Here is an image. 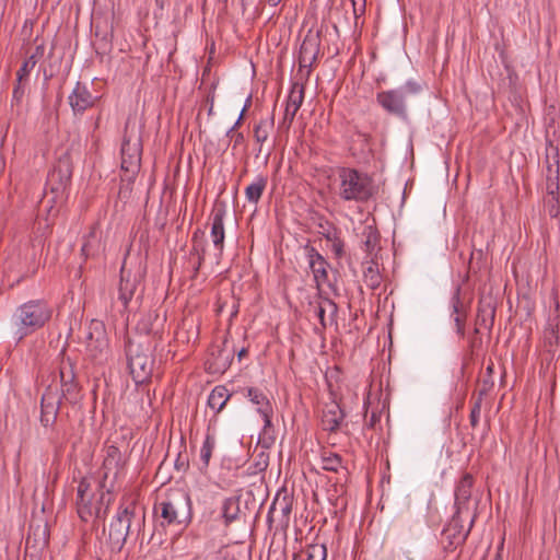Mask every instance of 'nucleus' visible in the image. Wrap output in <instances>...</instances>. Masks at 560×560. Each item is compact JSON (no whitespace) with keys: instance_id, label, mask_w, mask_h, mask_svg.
Listing matches in <instances>:
<instances>
[{"instance_id":"obj_1","label":"nucleus","mask_w":560,"mask_h":560,"mask_svg":"<svg viewBox=\"0 0 560 560\" xmlns=\"http://www.w3.org/2000/svg\"><path fill=\"white\" fill-rule=\"evenodd\" d=\"M59 378L61 395L49 385L42 396L40 422L44 427H49L55 423L61 398L72 404L79 399L80 387L75 380L74 363L70 358L61 360L59 365Z\"/></svg>"},{"instance_id":"obj_2","label":"nucleus","mask_w":560,"mask_h":560,"mask_svg":"<svg viewBox=\"0 0 560 560\" xmlns=\"http://www.w3.org/2000/svg\"><path fill=\"white\" fill-rule=\"evenodd\" d=\"M336 191L343 201L364 202L375 192L373 179L366 174L351 167L338 170Z\"/></svg>"},{"instance_id":"obj_3","label":"nucleus","mask_w":560,"mask_h":560,"mask_svg":"<svg viewBox=\"0 0 560 560\" xmlns=\"http://www.w3.org/2000/svg\"><path fill=\"white\" fill-rule=\"evenodd\" d=\"M120 154L122 180L131 183L140 171L142 155L141 127L136 120L126 121Z\"/></svg>"},{"instance_id":"obj_4","label":"nucleus","mask_w":560,"mask_h":560,"mask_svg":"<svg viewBox=\"0 0 560 560\" xmlns=\"http://www.w3.org/2000/svg\"><path fill=\"white\" fill-rule=\"evenodd\" d=\"M162 525H185L191 518V501L183 489H171L154 505Z\"/></svg>"},{"instance_id":"obj_5","label":"nucleus","mask_w":560,"mask_h":560,"mask_svg":"<svg viewBox=\"0 0 560 560\" xmlns=\"http://www.w3.org/2000/svg\"><path fill=\"white\" fill-rule=\"evenodd\" d=\"M51 307L42 300L28 301L19 306L13 314V322L16 327L18 340L45 326L51 318Z\"/></svg>"},{"instance_id":"obj_6","label":"nucleus","mask_w":560,"mask_h":560,"mask_svg":"<svg viewBox=\"0 0 560 560\" xmlns=\"http://www.w3.org/2000/svg\"><path fill=\"white\" fill-rule=\"evenodd\" d=\"M421 90L418 82L409 80L397 89L378 92L376 102L388 114L406 119L408 116L407 98L418 95Z\"/></svg>"},{"instance_id":"obj_7","label":"nucleus","mask_w":560,"mask_h":560,"mask_svg":"<svg viewBox=\"0 0 560 560\" xmlns=\"http://www.w3.org/2000/svg\"><path fill=\"white\" fill-rule=\"evenodd\" d=\"M106 490H101L98 500H95V492L92 487V481L88 477H83L77 487L75 508L79 517L83 522H89L93 517L102 518L105 517L109 501L107 502L104 510L101 504L104 500Z\"/></svg>"},{"instance_id":"obj_8","label":"nucleus","mask_w":560,"mask_h":560,"mask_svg":"<svg viewBox=\"0 0 560 560\" xmlns=\"http://www.w3.org/2000/svg\"><path fill=\"white\" fill-rule=\"evenodd\" d=\"M84 345L86 355L96 363L107 360L109 341L103 322L92 319L84 328Z\"/></svg>"},{"instance_id":"obj_9","label":"nucleus","mask_w":560,"mask_h":560,"mask_svg":"<svg viewBox=\"0 0 560 560\" xmlns=\"http://www.w3.org/2000/svg\"><path fill=\"white\" fill-rule=\"evenodd\" d=\"M135 514L136 505L133 502L119 505L117 514L109 524L108 545L112 551L119 552L125 546Z\"/></svg>"},{"instance_id":"obj_10","label":"nucleus","mask_w":560,"mask_h":560,"mask_svg":"<svg viewBox=\"0 0 560 560\" xmlns=\"http://www.w3.org/2000/svg\"><path fill=\"white\" fill-rule=\"evenodd\" d=\"M72 178V166L68 156L60 158L48 174L46 182V194H51V201L62 202L66 191Z\"/></svg>"},{"instance_id":"obj_11","label":"nucleus","mask_w":560,"mask_h":560,"mask_svg":"<svg viewBox=\"0 0 560 560\" xmlns=\"http://www.w3.org/2000/svg\"><path fill=\"white\" fill-rule=\"evenodd\" d=\"M124 466L125 460L120 450L115 445L107 446L101 469L100 490H106V493H110L114 490L116 481L124 474Z\"/></svg>"},{"instance_id":"obj_12","label":"nucleus","mask_w":560,"mask_h":560,"mask_svg":"<svg viewBox=\"0 0 560 560\" xmlns=\"http://www.w3.org/2000/svg\"><path fill=\"white\" fill-rule=\"evenodd\" d=\"M128 368L136 383L145 382L152 374L154 361L149 349L140 345H130L128 348Z\"/></svg>"},{"instance_id":"obj_13","label":"nucleus","mask_w":560,"mask_h":560,"mask_svg":"<svg viewBox=\"0 0 560 560\" xmlns=\"http://www.w3.org/2000/svg\"><path fill=\"white\" fill-rule=\"evenodd\" d=\"M320 39L317 34L308 32L304 37L299 52V74L306 81L318 59Z\"/></svg>"},{"instance_id":"obj_14","label":"nucleus","mask_w":560,"mask_h":560,"mask_svg":"<svg viewBox=\"0 0 560 560\" xmlns=\"http://www.w3.org/2000/svg\"><path fill=\"white\" fill-rule=\"evenodd\" d=\"M292 511V498L287 491L277 492L267 513V522L269 525L277 523L281 527H288Z\"/></svg>"},{"instance_id":"obj_15","label":"nucleus","mask_w":560,"mask_h":560,"mask_svg":"<svg viewBox=\"0 0 560 560\" xmlns=\"http://www.w3.org/2000/svg\"><path fill=\"white\" fill-rule=\"evenodd\" d=\"M226 215V208L224 205H218L213 208L210 220H211V230L210 236L213 243V246L217 250L215 254V264H219L220 258L224 248V218Z\"/></svg>"},{"instance_id":"obj_16","label":"nucleus","mask_w":560,"mask_h":560,"mask_svg":"<svg viewBox=\"0 0 560 560\" xmlns=\"http://www.w3.org/2000/svg\"><path fill=\"white\" fill-rule=\"evenodd\" d=\"M305 256L308 261V267L312 270L314 281L317 287L325 284L328 280V262L317 249L310 244L304 246Z\"/></svg>"},{"instance_id":"obj_17","label":"nucleus","mask_w":560,"mask_h":560,"mask_svg":"<svg viewBox=\"0 0 560 560\" xmlns=\"http://www.w3.org/2000/svg\"><path fill=\"white\" fill-rule=\"evenodd\" d=\"M345 412L335 400L326 402L323 408L322 427L325 431L336 432L340 429Z\"/></svg>"},{"instance_id":"obj_18","label":"nucleus","mask_w":560,"mask_h":560,"mask_svg":"<svg viewBox=\"0 0 560 560\" xmlns=\"http://www.w3.org/2000/svg\"><path fill=\"white\" fill-rule=\"evenodd\" d=\"M95 101L96 97L80 82L77 83L72 93L69 95V104L75 114H82L84 110L92 107Z\"/></svg>"},{"instance_id":"obj_19","label":"nucleus","mask_w":560,"mask_h":560,"mask_svg":"<svg viewBox=\"0 0 560 560\" xmlns=\"http://www.w3.org/2000/svg\"><path fill=\"white\" fill-rule=\"evenodd\" d=\"M138 284L139 277L137 275H132L130 271H127L125 268H121L120 282L118 287V300L121 302L125 308L133 298Z\"/></svg>"},{"instance_id":"obj_20","label":"nucleus","mask_w":560,"mask_h":560,"mask_svg":"<svg viewBox=\"0 0 560 560\" xmlns=\"http://www.w3.org/2000/svg\"><path fill=\"white\" fill-rule=\"evenodd\" d=\"M246 396L254 405L257 406V411L264 419L265 428L270 427L273 410L268 397L260 389L255 387L247 388Z\"/></svg>"},{"instance_id":"obj_21","label":"nucleus","mask_w":560,"mask_h":560,"mask_svg":"<svg viewBox=\"0 0 560 560\" xmlns=\"http://www.w3.org/2000/svg\"><path fill=\"white\" fill-rule=\"evenodd\" d=\"M304 101V84L294 82L291 86L284 109V121L291 124Z\"/></svg>"},{"instance_id":"obj_22","label":"nucleus","mask_w":560,"mask_h":560,"mask_svg":"<svg viewBox=\"0 0 560 560\" xmlns=\"http://www.w3.org/2000/svg\"><path fill=\"white\" fill-rule=\"evenodd\" d=\"M472 486V475L468 472L464 474L455 488V506L457 508V513H462L468 504L471 497Z\"/></svg>"},{"instance_id":"obj_23","label":"nucleus","mask_w":560,"mask_h":560,"mask_svg":"<svg viewBox=\"0 0 560 560\" xmlns=\"http://www.w3.org/2000/svg\"><path fill=\"white\" fill-rule=\"evenodd\" d=\"M314 312L322 327L326 328L328 324L331 325L336 323L338 306L330 299H324L314 306Z\"/></svg>"},{"instance_id":"obj_24","label":"nucleus","mask_w":560,"mask_h":560,"mask_svg":"<svg viewBox=\"0 0 560 560\" xmlns=\"http://www.w3.org/2000/svg\"><path fill=\"white\" fill-rule=\"evenodd\" d=\"M45 54V45L39 44L36 45L34 51L31 56L23 62L22 67L16 72L18 80H27L31 71L34 69L39 59L43 58Z\"/></svg>"},{"instance_id":"obj_25","label":"nucleus","mask_w":560,"mask_h":560,"mask_svg":"<svg viewBox=\"0 0 560 560\" xmlns=\"http://www.w3.org/2000/svg\"><path fill=\"white\" fill-rule=\"evenodd\" d=\"M230 397L231 394L229 389L223 385H218L209 394L208 406L215 413H219L224 408Z\"/></svg>"},{"instance_id":"obj_26","label":"nucleus","mask_w":560,"mask_h":560,"mask_svg":"<svg viewBox=\"0 0 560 560\" xmlns=\"http://www.w3.org/2000/svg\"><path fill=\"white\" fill-rule=\"evenodd\" d=\"M452 317L456 327V332L459 337H464L465 335V320H466V310L463 303L459 300L458 294H455L452 298Z\"/></svg>"},{"instance_id":"obj_27","label":"nucleus","mask_w":560,"mask_h":560,"mask_svg":"<svg viewBox=\"0 0 560 560\" xmlns=\"http://www.w3.org/2000/svg\"><path fill=\"white\" fill-rule=\"evenodd\" d=\"M267 186V178L265 176H257L252 184L245 188V196L248 202L257 203Z\"/></svg>"},{"instance_id":"obj_28","label":"nucleus","mask_w":560,"mask_h":560,"mask_svg":"<svg viewBox=\"0 0 560 560\" xmlns=\"http://www.w3.org/2000/svg\"><path fill=\"white\" fill-rule=\"evenodd\" d=\"M100 248V233L95 226L84 235L81 252L85 257L94 256Z\"/></svg>"},{"instance_id":"obj_29","label":"nucleus","mask_w":560,"mask_h":560,"mask_svg":"<svg viewBox=\"0 0 560 560\" xmlns=\"http://www.w3.org/2000/svg\"><path fill=\"white\" fill-rule=\"evenodd\" d=\"M322 468L326 471L338 472L343 468V462L340 455L328 450L320 454Z\"/></svg>"},{"instance_id":"obj_30","label":"nucleus","mask_w":560,"mask_h":560,"mask_svg":"<svg viewBox=\"0 0 560 560\" xmlns=\"http://www.w3.org/2000/svg\"><path fill=\"white\" fill-rule=\"evenodd\" d=\"M363 280L365 284L371 289H376L380 287L382 278L376 262H368V266L363 270Z\"/></svg>"},{"instance_id":"obj_31","label":"nucleus","mask_w":560,"mask_h":560,"mask_svg":"<svg viewBox=\"0 0 560 560\" xmlns=\"http://www.w3.org/2000/svg\"><path fill=\"white\" fill-rule=\"evenodd\" d=\"M238 502L233 498H228L222 503V517L226 525L231 524L238 517Z\"/></svg>"},{"instance_id":"obj_32","label":"nucleus","mask_w":560,"mask_h":560,"mask_svg":"<svg viewBox=\"0 0 560 560\" xmlns=\"http://www.w3.org/2000/svg\"><path fill=\"white\" fill-rule=\"evenodd\" d=\"M363 246L364 250L371 255L375 252V249L378 247L380 243V235L376 231L372 229V226H368L363 231Z\"/></svg>"},{"instance_id":"obj_33","label":"nucleus","mask_w":560,"mask_h":560,"mask_svg":"<svg viewBox=\"0 0 560 560\" xmlns=\"http://www.w3.org/2000/svg\"><path fill=\"white\" fill-rule=\"evenodd\" d=\"M494 317V308L490 304L479 303L478 313H477V325L480 326H492Z\"/></svg>"},{"instance_id":"obj_34","label":"nucleus","mask_w":560,"mask_h":560,"mask_svg":"<svg viewBox=\"0 0 560 560\" xmlns=\"http://www.w3.org/2000/svg\"><path fill=\"white\" fill-rule=\"evenodd\" d=\"M215 447V436L211 433H207L205 441L200 450V459L205 467L209 465L212 452Z\"/></svg>"},{"instance_id":"obj_35","label":"nucleus","mask_w":560,"mask_h":560,"mask_svg":"<svg viewBox=\"0 0 560 560\" xmlns=\"http://www.w3.org/2000/svg\"><path fill=\"white\" fill-rule=\"evenodd\" d=\"M475 518H476V515H472L471 520H470V524H469V527L467 530H462V529H456L457 528V524L456 522L454 521L453 524H451L447 529L445 530L450 536H452L454 538V540L452 541V544H455V545H460L463 542H465L469 532H470V528L475 522Z\"/></svg>"},{"instance_id":"obj_36","label":"nucleus","mask_w":560,"mask_h":560,"mask_svg":"<svg viewBox=\"0 0 560 560\" xmlns=\"http://www.w3.org/2000/svg\"><path fill=\"white\" fill-rule=\"evenodd\" d=\"M327 548L323 544H313L306 548V559L304 560H326Z\"/></svg>"},{"instance_id":"obj_37","label":"nucleus","mask_w":560,"mask_h":560,"mask_svg":"<svg viewBox=\"0 0 560 560\" xmlns=\"http://www.w3.org/2000/svg\"><path fill=\"white\" fill-rule=\"evenodd\" d=\"M548 172H549V174L547 175V184H546L547 197L546 198L559 197V194H558L559 185L557 182L558 170H556L553 172L551 166H549Z\"/></svg>"},{"instance_id":"obj_38","label":"nucleus","mask_w":560,"mask_h":560,"mask_svg":"<svg viewBox=\"0 0 560 560\" xmlns=\"http://www.w3.org/2000/svg\"><path fill=\"white\" fill-rule=\"evenodd\" d=\"M272 127V121L261 120L254 128V137L257 142L264 143L268 137L269 131Z\"/></svg>"},{"instance_id":"obj_39","label":"nucleus","mask_w":560,"mask_h":560,"mask_svg":"<svg viewBox=\"0 0 560 560\" xmlns=\"http://www.w3.org/2000/svg\"><path fill=\"white\" fill-rule=\"evenodd\" d=\"M545 208L551 218H557L560 213L559 197H551L545 199Z\"/></svg>"},{"instance_id":"obj_40","label":"nucleus","mask_w":560,"mask_h":560,"mask_svg":"<svg viewBox=\"0 0 560 560\" xmlns=\"http://www.w3.org/2000/svg\"><path fill=\"white\" fill-rule=\"evenodd\" d=\"M481 413V397H479L472 405V408L470 410V424L472 428H476L479 423Z\"/></svg>"},{"instance_id":"obj_41","label":"nucleus","mask_w":560,"mask_h":560,"mask_svg":"<svg viewBox=\"0 0 560 560\" xmlns=\"http://www.w3.org/2000/svg\"><path fill=\"white\" fill-rule=\"evenodd\" d=\"M326 238L331 242V250L337 257L343 255V242L336 235L327 234Z\"/></svg>"},{"instance_id":"obj_42","label":"nucleus","mask_w":560,"mask_h":560,"mask_svg":"<svg viewBox=\"0 0 560 560\" xmlns=\"http://www.w3.org/2000/svg\"><path fill=\"white\" fill-rule=\"evenodd\" d=\"M191 254H196L197 255V261H196V265L194 267L195 272H197L199 270V268L201 267L202 262L205 261V249H203L202 246H199V245L195 244L192 246Z\"/></svg>"},{"instance_id":"obj_43","label":"nucleus","mask_w":560,"mask_h":560,"mask_svg":"<svg viewBox=\"0 0 560 560\" xmlns=\"http://www.w3.org/2000/svg\"><path fill=\"white\" fill-rule=\"evenodd\" d=\"M158 319V315L153 312H150L145 315L143 318V322L139 324V328L145 332H150L152 330L151 327H149V324L151 325L153 320Z\"/></svg>"},{"instance_id":"obj_44","label":"nucleus","mask_w":560,"mask_h":560,"mask_svg":"<svg viewBox=\"0 0 560 560\" xmlns=\"http://www.w3.org/2000/svg\"><path fill=\"white\" fill-rule=\"evenodd\" d=\"M16 85L13 90V97L16 100V101H20L23 96H24V93H25V86H26V82L27 80H21L19 81L16 79Z\"/></svg>"},{"instance_id":"obj_45","label":"nucleus","mask_w":560,"mask_h":560,"mask_svg":"<svg viewBox=\"0 0 560 560\" xmlns=\"http://www.w3.org/2000/svg\"><path fill=\"white\" fill-rule=\"evenodd\" d=\"M351 2L355 18L365 12V0H351Z\"/></svg>"},{"instance_id":"obj_46","label":"nucleus","mask_w":560,"mask_h":560,"mask_svg":"<svg viewBox=\"0 0 560 560\" xmlns=\"http://www.w3.org/2000/svg\"><path fill=\"white\" fill-rule=\"evenodd\" d=\"M230 365V354H228L223 360H221V362H219L215 366H214V371L215 372H223L228 369V366Z\"/></svg>"},{"instance_id":"obj_47","label":"nucleus","mask_w":560,"mask_h":560,"mask_svg":"<svg viewBox=\"0 0 560 560\" xmlns=\"http://www.w3.org/2000/svg\"><path fill=\"white\" fill-rule=\"evenodd\" d=\"M381 420V415L376 413V412H372L370 418L366 420V425L370 427V428H375L376 423L380 422Z\"/></svg>"},{"instance_id":"obj_48","label":"nucleus","mask_w":560,"mask_h":560,"mask_svg":"<svg viewBox=\"0 0 560 560\" xmlns=\"http://www.w3.org/2000/svg\"><path fill=\"white\" fill-rule=\"evenodd\" d=\"M246 110V106L242 109L237 120L235 121V124L228 130V136H230L231 133H233L235 131V129L240 126L242 119H243V115Z\"/></svg>"},{"instance_id":"obj_49","label":"nucleus","mask_w":560,"mask_h":560,"mask_svg":"<svg viewBox=\"0 0 560 560\" xmlns=\"http://www.w3.org/2000/svg\"><path fill=\"white\" fill-rule=\"evenodd\" d=\"M230 136H231V137H232V139L234 140V145H237V144L242 143V142H243V140H244V136H243V133H241V132H235V131H234V132H233V133H231Z\"/></svg>"},{"instance_id":"obj_50","label":"nucleus","mask_w":560,"mask_h":560,"mask_svg":"<svg viewBox=\"0 0 560 560\" xmlns=\"http://www.w3.org/2000/svg\"><path fill=\"white\" fill-rule=\"evenodd\" d=\"M282 0H267L268 4L271 7H277Z\"/></svg>"},{"instance_id":"obj_51","label":"nucleus","mask_w":560,"mask_h":560,"mask_svg":"<svg viewBox=\"0 0 560 560\" xmlns=\"http://www.w3.org/2000/svg\"><path fill=\"white\" fill-rule=\"evenodd\" d=\"M486 371H487V373H488L489 375H490V374H492V373H493V364L488 365V366H487V369H486Z\"/></svg>"},{"instance_id":"obj_52","label":"nucleus","mask_w":560,"mask_h":560,"mask_svg":"<svg viewBox=\"0 0 560 560\" xmlns=\"http://www.w3.org/2000/svg\"><path fill=\"white\" fill-rule=\"evenodd\" d=\"M292 560H304L299 553H294Z\"/></svg>"},{"instance_id":"obj_53","label":"nucleus","mask_w":560,"mask_h":560,"mask_svg":"<svg viewBox=\"0 0 560 560\" xmlns=\"http://www.w3.org/2000/svg\"><path fill=\"white\" fill-rule=\"evenodd\" d=\"M246 353V350L243 348L240 352H238V358L241 359L243 355H245Z\"/></svg>"}]
</instances>
